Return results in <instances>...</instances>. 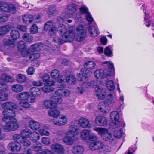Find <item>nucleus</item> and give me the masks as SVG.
<instances>
[{
    "mask_svg": "<svg viewBox=\"0 0 154 154\" xmlns=\"http://www.w3.org/2000/svg\"><path fill=\"white\" fill-rule=\"evenodd\" d=\"M103 63L105 64V66L107 68H104L103 70H96L94 74L96 78L103 79L106 82L108 79L109 77L114 75L115 70L113 64L111 63L110 62H104Z\"/></svg>",
    "mask_w": 154,
    "mask_h": 154,
    "instance_id": "1",
    "label": "nucleus"
},
{
    "mask_svg": "<svg viewBox=\"0 0 154 154\" xmlns=\"http://www.w3.org/2000/svg\"><path fill=\"white\" fill-rule=\"evenodd\" d=\"M66 27L64 25L60 24L58 27L57 31L60 34H62L63 33V34L61 37L59 38H54L53 39L54 42H58L59 45H61L64 42H70L72 40L74 37L73 30H70L66 31Z\"/></svg>",
    "mask_w": 154,
    "mask_h": 154,
    "instance_id": "2",
    "label": "nucleus"
},
{
    "mask_svg": "<svg viewBox=\"0 0 154 154\" xmlns=\"http://www.w3.org/2000/svg\"><path fill=\"white\" fill-rule=\"evenodd\" d=\"M15 116L13 113L11 116L4 117L2 118V121L6 123L5 125L2 126V128L5 131L9 132L14 131L18 127Z\"/></svg>",
    "mask_w": 154,
    "mask_h": 154,
    "instance_id": "3",
    "label": "nucleus"
},
{
    "mask_svg": "<svg viewBox=\"0 0 154 154\" xmlns=\"http://www.w3.org/2000/svg\"><path fill=\"white\" fill-rule=\"evenodd\" d=\"M48 114L50 116L55 118L53 120V123L55 125H62L67 122V118L66 116L61 115L58 117L60 112L57 109H50L48 110Z\"/></svg>",
    "mask_w": 154,
    "mask_h": 154,
    "instance_id": "4",
    "label": "nucleus"
},
{
    "mask_svg": "<svg viewBox=\"0 0 154 154\" xmlns=\"http://www.w3.org/2000/svg\"><path fill=\"white\" fill-rule=\"evenodd\" d=\"M16 104L11 102L4 103H2V107L4 109L2 111V115L4 117L11 116L14 113L15 115L16 113L14 110L17 108Z\"/></svg>",
    "mask_w": 154,
    "mask_h": 154,
    "instance_id": "5",
    "label": "nucleus"
},
{
    "mask_svg": "<svg viewBox=\"0 0 154 154\" xmlns=\"http://www.w3.org/2000/svg\"><path fill=\"white\" fill-rule=\"evenodd\" d=\"M76 33L74 35V37L70 42L74 38L78 42H81L84 40L86 36V30L84 26L81 24L78 25L76 27Z\"/></svg>",
    "mask_w": 154,
    "mask_h": 154,
    "instance_id": "6",
    "label": "nucleus"
},
{
    "mask_svg": "<svg viewBox=\"0 0 154 154\" xmlns=\"http://www.w3.org/2000/svg\"><path fill=\"white\" fill-rule=\"evenodd\" d=\"M94 130L100 134L101 138L103 140L108 141L111 139L112 141L114 140L112 138V134L107 129L102 128H95Z\"/></svg>",
    "mask_w": 154,
    "mask_h": 154,
    "instance_id": "7",
    "label": "nucleus"
},
{
    "mask_svg": "<svg viewBox=\"0 0 154 154\" xmlns=\"http://www.w3.org/2000/svg\"><path fill=\"white\" fill-rule=\"evenodd\" d=\"M0 9L5 12L14 14L16 12V8L13 4H9L5 2L2 1L0 3Z\"/></svg>",
    "mask_w": 154,
    "mask_h": 154,
    "instance_id": "8",
    "label": "nucleus"
},
{
    "mask_svg": "<svg viewBox=\"0 0 154 154\" xmlns=\"http://www.w3.org/2000/svg\"><path fill=\"white\" fill-rule=\"evenodd\" d=\"M77 9V5L74 4L69 5L66 10V14L69 17H72L75 14Z\"/></svg>",
    "mask_w": 154,
    "mask_h": 154,
    "instance_id": "9",
    "label": "nucleus"
},
{
    "mask_svg": "<svg viewBox=\"0 0 154 154\" xmlns=\"http://www.w3.org/2000/svg\"><path fill=\"white\" fill-rule=\"evenodd\" d=\"M106 90L102 88L100 86H97L95 88V94L100 100H103L106 95Z\"/></svg>",
    "mask_w": 154,
    "mask_h": 154,
    "instance_id": "10",
    "label": "nucleus"
},
{
    "mask_svg": "<svg viewBox=\"0 0 154 154\" xmlns=\"http://www.w3.org/2000/svg\"><path fill=\"white\" fill-rule=\"evenodd\" d=\"M8 149L14 152H17L21 150V146L19 143H16L13 142H10L8 145Z\"/></svg>",
    "mask_w": 154,
    "mask_h": 154,
    "instance_id": "11",
    "label": "nucleus"
},
{
    "mask_svg": "<svg viewBox=\"0 0 154 154\" xmlns=\"http://www.w3.org/2000/svg\"><path fill=\"white\" fill-rule=\"evenodd\" d=\"M70 129L68 130L65 133L66 136H71L75 138L76 135L77 134V131L78 130L77 126L75 125H71Z\"/></svg>",
    "mask_w": 154,
    "mask_h": 154,
    "instance_id": "12",
    "label": "nucleus"
},
{
    "mask_svg": "<svg viewBox=\"0 0 154 154\" xmlns=\"http://www.w3.org/2000/svg\"><path fill=\"white\" fill-rule=\"evenodd\" d=\"M51 149L52 151L58 154H63L64 153V150L63 146L57 143L52 145L51 146Z\"/></svg>",
    "mask_w": 154,
    "mask_h": 154,
    "instance_id": "13",
    "label": "nucleus"
},
{
    "mask_svg": "<svg viewBox=\"0 0 154 154\" xmlns=\"http://www.w3.org/2000/svg\"><path fill=\"white\" fill-rule=\"evenodd\" d=\"M98 108L100 112L105 113L108 112L110 110L109 106L105 102L100 103L98 105Z\"/></svg>",
    "mask_w": 154,
    "mask_h": 154,
    "instance_id": "14",
    "label": "nucleus"
},
{
    "mask_svg": "<svg viewBox=\"0 0 154 154\" xmlns=\"http://www.w3.org/2000/svg\"><path fill=\"white\" fill-rule=\"evenodd\" d=\"M95 123L100 126H103L107 123V120L104 116H97L95 120Z\"/></svg>",
    "mask_w": 154,
    "mask_h": 154,
    "instance_id": "15",
    "label": "nucleus"
},
{
    "mask_svg": "<svg viewBox=\"0 0 154 154\" xmlns=\"http://www.w3.org/2000/svg\"><path fill=\"white\" fill-rule=\"evenodd\" d=\"M88 30L91 37H96L99 33L98 29L94 26H89L88 28Z\"/></svg>",
    "mask_w": 154,
    "mask_h": 154,
    "instance_id": "16",
    "label": "nucleus"
},
{
    "mask_svg": "<svg viewBox=\"0 0 154 154\" xmlns=\"http://www.w3.org/2000/svg\"><path fill=\"white\" fill-rule=\"evenodd\" d=\"M91 86L89 82H85L83 83L80 86L78 87L77 89V92L82 94L85 92L87 88Z\"/></svg>",
    "mask_w": 154,
    "mask_h": 154,
    "instance_id": "17",
    "label": "nucleus"
},
{
    "mask_svg": "<svg viewBox=\"0 0 154 154\" xmlns=\"http://www.w3.org/2000/svg\"><path fill=\"white\" fill-rule=\"evenodd\" d=\"M146 11H144V13L145 14V17L144 18V23L146 26L148 27H149L151 26H153V21L152 20H149V13H146Z\"/></svg>",
    "mask_w": 154,
    "mask_h": 154,
    "instance_id": "18",
    "label": "nucleus"
},
{
    "mask_svg": "<svg viewBox=\"0 0 154 154\" xmlns=\"http://www.w3.org/2000/svg\"><path fill=\"white\" fill-rule=\"evenodd\" d=\"M79 125L82 128H86L89 127V121L86 118H82L79 120Z\"/></svg>",
    "mask_w": 154,
    "mask_h": 154,
    "instance_id": "19",
    "label": "nucleus"
},
{
    "mask_svg": "<svg viewBox=\"0 0 154 154\" xmlns=\"http://www.w3.org/2000/svg\"><path fill=\"white\" fill-rule=\"evenodd\" d=\"M84 151V147L81 145H76L73 147L72 152L75 154H81Z\"/></svg>",
    "mask_w": 154,
    "mask_h": 154,
    "instance_id": "20",
    "label": "nucleus"
},
{
    "mask_svg": "<svg viewBox=\"0 0 154 154\" xmlns=\"http://www.w3.org/2000/svg\"><path fill=\"white\" fill-rule=\"evenodd\" d=\"M29 96L30 94L29 92H24L17 94L16 95V97L22 101L28 99Z\"/></svg>",
    "mask_w": 154,
    "mask_h": 154,
    "instance_id": "21",
    "label": "nucleus"
},
{
    "mask_svg": "<svg viewBox=\"0 0 154 154\" xmlns=\"http://www.w3.org/2000/svg\"><path fill=\"white\" fill-rule=\"evenodd\" d=\"M98 149H103L105 152H109L110 151V147L107 145H104L103 143L101 141H97Z\"/></svg>",
    "mask_w": 154,
    "mask_h": 154,
    "instance_id": "22",
    "label": "nucleus"
},
{
    "mask_svg": "<svg viewBox=\"0 0 154 154\" xmlns=\"http://www.w3.org/2000/svg\"><path fill=\"white\" fill-rule=\"evenodd\" d=\"M75 139V138L71 137V136H66L63 137V140L66 144L71 145L73 143Z\"/></svg>",
    "mask_w": 154,
    "mask_h": 154,
    "instance_id": "23",
    "label": "nucleus"
},
{
    "mask_svg": "<svg viewBox=\"0 0 154 154\" xmlns=\"http://www.w3.org/2000/svg\"><path fill=\"white\" fill-rule=\"evenodd\" d=\"M29 125L30 128L32 130H37L40 128L39 123L34 120L30 121L29 122Z\"/></svg>",
    "mask_w": 154,
    "mask_h": 154,
    "instance_id": "24",
    "label": "nucleus"
},
{
    "mask_svg": "<svg viewBox=\"0 0 154 154\" xmlns=\"http://www.w3.org/2000/svg\"><path fill=\"white\" fill-rule=\"evenodd\" d=\"M23 139L29 137L32 134V131L29 129L26 128L22 131L20 133Z\"/></svg>",
    "mask_w": 154,
    "mask_h": 154,
    "instance_id": "25",
    "label": "nucleus"
},
{
    "mask_svg": "<svg viewBox=\"0 0 154 154\" xmlns=\"http://www.w3.org/2000/svg\"><path fill=\"white\" fill-rule=\"evenodd\" d=\"M115 97L111 94H109L107 97L106 100L104 102L107 105H113L115 103Z\"/></svg>",
    "mask_w": 154,
    "mask_h": 154,
    "instance_id": "26",
    "label": "nucleus"
},
{
    "mask_svg": "<svg viewBox=\"0 0 154 154\" xmlns=\"http://www.w3.org/2000/svg\"><path fill=\"white\" fill-rule=\"evenodd\" d=\"M90 133L89 131L83 130L80 133V137L82 140H88L90 137Z\"/></svg>",
    "mask_w": 154,
    "mask_h": 154,
    "instance_id": "27",
    "label": "nucleus"
},
{
    "mask_svg": "<svg viewBox=\"0 0 154 154\" xmlns=\"http://www.w3.org/2000/svg\"><path fill=\"white\" fill-rule=\"evenodd\" d=\"M0 80L2 81H5L9 82H12L14 81V78L10 75L6 74H3L1 78H0Z\"/></svg>",
    "mask_w": 154,
    "mask_h": 154,
    "instance_id": "28",
    "label": "nucleus"
},
{
    "mask_svg": "<svg viewBox=\"0 0 154 154\" xmlns=\"http://www.w3.org/2000/svg\"><path fill=\"white\" fill-rule=\"evenodd\" d=\"M30 92L31 94L34 97L38 96L41 94L40 90L37 87H32L30 89Z\"/></svg>",
    "mask_w": 154,
    "mask_h": 154,
    "instance_id": "29",
    "label": "nucleus"
},
{
    "mask_svg": "<svg viewBox=\"0 0 154 154\" xmlns=\"http://www.w3.org/2000/svg\"><path fill=\"white\" fill-rule=\"evenodd\" d=\"M20 34L19 31L16 30H12L10 33V36L12 40H16L20 37Z\"/></svg>",
    "mask_w": 154,
    "mask_h": 154,
    "instance_id": "30",
    "label": "nucleus"
},
{
    "mask_svg": "<svg viewBox=\"0 0 154 154\" xmlns=\"http://www.w3.org/2000/svg\"><path fill=\"white\" fill-rule=\"evenodd\" d=\"M33 19V16L30 14H25L22 17V20L23 22L26 23L31 22Z\"/></svg>",
    "mask_w": 154,
    "mask_h": 154,
    "instance_id": "31",
    "label": "nucleus"
},
{
    "mask_svg": "<svg viewBox=\"0 0 154 154\" xmlns=\"http://www.w3.org/2000/svg\"><path fill=\"white\" fill-rule=\"evenodd\" d=\"M11 89L13 91L18 93L23 90V87L22 85L19 84H15L12 85Z\"/></svg>",
    "mask_w": 154,
    "mask_h": 154,
    "instance_id": "32",
    "label": "nucleus"
},
{
    "mask_svg": "<svg viewBox=\"0 0 154 154\" xmlns=\"http://www.w3.org/2000/svg\"><path fill=\"white\" fill-rule=\"evenodd\" d=\"M11 26L7 25L0 28V35H2L5 34L11 29Z\"/></svg>",
    "mask_w": 154,
    "mask_h": 154,
    "instance_id": "33",
    "label": "nucleus"
},
{
    "mask_svg": "<svg viewBox=\"0 0 154 154\" xmlns=\"http://www.w3.org/2000/svg\"><path fill=\"white\" fill-rule=\"evenodd\" d=\"M55 25L51 20L47 21L45 24L44 26V29L45 31H48V30L54 26Z\"/></svg>",
    "mask_w": 154,
    "mask_h": 154,
    "instance_id": "34",
    "label": "nucleus"
},
{
    "mask_svg": "<svg viewBox=\"0 0 154 154\" xmlns=\"http://www.w3.org/2000/svg\"><path fill=\"white\" fill-rule=\"evenodd\" d=\"M26 79V78L24 75L19 74L16 76V80L17 82L22 83L24 82Z\"/></svg>",
    "mask_w": 154,
    "mask_h": 154,
    "instance_id": "35",
    "label": "nucleus"
},
{
    "mask_svg": "<svg viewBox=\"0 0 154 154\" xmlns=\"http://www.w3.org/2000/svg\"><path fill=\"white\" fill-rule=\"evenodd\" d=\"M42 44L38 43L32 45L31 49L33 51H39L42 48Z\"/></svg>",
    "mask_w": 154,
    "mask_h": 154,
    "instance_id": "36",
    "label": "nucleus"
},
{
    "mask_svg": "<svg viewBox=\"0 0 154 154\" xmlns=\"http://www.w3.org/2000/svg\"><path fill=\"white\" fill-rule=\"evenodd\" d=\"M66 82L71 85H74L76 83V79L72 75H69L66 78Z\"/></svg>",
    "mask_w": 154,
    "mask_h": 154,
    "instance_id": "37",
    "label": "nucleus"
},
{
    "mask_svg": "<svg viewBox=\"0 0 154 154\" xmlns=\"http://www.w3.org/2000/svg\"><path fill=\"white\" fill-rule=\"evenodd\" d=\"M96 65L94 62L92 61H88L85 62L84 66L85 68L91 69H93Z\"/></svg>",
    "mask_w": 154,
    "mask_h": 154,
    "instance_id": "38",
    "label": "nucleus"
},
{
    "mask_svg": "<svg viewBox=\"0 0 154 154\" xmlns=\"http://www.w3.org/2000/svg\"><path fill=\"white\" fill-rule=\"evenodd\" d=\"M43 105L46 108H52L54 107L53 102L50 98V100H44L43 102Z\"/></svg>",
    "mask_w": 154,
    "mask_h": 154,
    "instance_id": "39",
    "label": "nucleus"
},
{
    "mask_svg": "<svg viewBox=\"0 0 154 154\" xmlns=\"http://www.w3.org/2000/svg\"><path fill=\"white\" fill-rule=\"evenodd\" d=\"M87 69H83L81 70V72L83 77L87 78L90 76L91 74V72Z\"/></svg>",
    "mask_w": 154,
    "mask_h": 154,
    "instance_id": "40",
    "label": "nucleus"
},
{
    "mask_svg": "<svg viewBox=\"0 0 154 154\" xmlns=\"http://www.w3.org/2000/svg\"><path fill=\"white\" fill-rule=\"evenodd\" d=\"M51 100L53 102V104H60L62 101L61 98L58 96H54L52 97H51Z\"/></svg>",
    "mask_w": 154,
    "mask_h": 154,
    "instance_id": "41",
    "label": "nucleus"
},
{
    "mask_svg": "<svg viewBox=\"0 0 154 154\" xmlns=\"http://www.w3.org/2000/svg\"><path fill=\"white\" fill-rule=\"evenodd\" d=\"M111 119L115 121L119 120V113L116 111H113L111 112L110 114Z\"/></svg>",
    "mask_w": 154,
    "mask_h": 154,
    "instance_id": "42",
    "label": "nucleus"
},
{
    "mask_svg": "<svg viewBox=\"0 0 154 154\" xmlns=\"http://www.w3.org/2000/svg\"><path fill=\"white\" fill-rule=\"evenodd\" d=\"M12 138L14 141L19 143H21L23 139L20 134L14 135L13 136Z\"/></svg>",
    "mask_w": 154,
    "mask_h": 154,
    "instance_id": "43",
    "label": "nucleus"
},
{
    "mask_svg": "<svg viewBox=\"0 0 154 154\" xmlns=\"http://www.w3.org/2000/svg\"><path fill=\"white\" fill-rule=\"evenodd\" d=\"M0 92H2V94L3 93L6 94L5 91L8 90V85L0 80Z\"/></svg>",
    "mask_w": 154,
    "mask_h": 154,
    "instance_id": "44",
    "label": "nucleus"
},
{
    "mask_svg": "<svg viewBox=\"0 0 154 154\" xmlns=\"http://www.w3.org/2000/svg\"><path fill=\"white\" fill-rule=\"evenodd\" d=\"M26 46V43L22 41L19 42L17 44L18 49L20 51H22L24 49H25Z\"/></svg>",
    "mask_w": 154,
    "mask_h": 154,
    "instance_id": "45",
    "label": "nucleus"
},
{
    "mask_svg": "<svg viewBox=\"0 0 154 154\" xmlns=\"http://www.w3.org/2000/svg\"><path fill=\"white\" fill-rule=\"evenodd\" d=\"M48 14L49 15H52L57 11V8L55 5H52L50 6L48 8Z\"/></svg>",
    "mask_w": 154,
    "mask_h": 154,
    "instance_id": "46",
    "label": "nucleus"
},
{
    "mask_svg": "<svg viewBox=\"0 0 154 154\" xmlns=\"http://www.w3.org/2000/svg\"><path fill=\"white\" fill-rule=\"evenodd\" d=\"M23 38L26 42H30L33 40V38L30 34L26 33L24 34Z\"/></svg>",
    "mask_w": 154,
    "mask_h": 154,
    "instance_id": "47",
    "label": "nucleus"
},
{
    "mask_svg": "<svg viewBox=\"0 0 154 154\" xmlns=\"http://www.w3.org/2000/svg\"><path fill=\"white\" fill-rule=\"evenodd\" d=\"M111 46H109L105 48L104 53L106 56L109 57H112L113 56L112 51L111 50Z\"/></svg>",
    "mask_w": 154,
    "mask_h": 154,
    "instance_id": "48",
    "label": "nucleus"
},
{
    "mask_svg": "<svg viewBox=\"0 0 154 154\" xmlns=\"http://www.w3.org/2000/svg\"><path fill=\"white\" fill-rule=\"evenodd\" d=\"M32 148L36 152L39 151L42 149V145L40 143H37L36 144L32 146Z\"/></svg>",
    "mask_w": 154,
    "mask_h": 154,
    "instance_id": "49",
    "label": "nucleus"
},
{
    "mask_svg": "<svg viewBox=\"0 0 154 154\" xmlns=\"http://www.w3.org/2000/svg\"><path fill=\"white\" fill-rule=\"evenodd\" d=\"M106 85L107 88L110 91H113L115 89L114 83L112 80L108 81L107 82Z\"/></svg>",
    "mask_w": 154,
    "mask_h": 154,
    "instance_id": "50",
    "label": "nucleus"
},
{
    "mask_svg": "<svg viewBox=\"0 0 154 154\" xmlns=\"http://www.w3.org/2000/svg\"><path fill=\"white\" fill-rule=\"evenodd\" d=\"M48 34L50 36H54L57 32V28L55 26L51 28L48 30Z\"/></svg>",
    "mask_w": 154,
    "mask_h": 154,
    "instance_id": "51",
    "label": "nucleus"
},
{
    "mask_svg": "<svg viewBox=\"0 0 154 154\" xmlns=\"http://www.w3.org/2000/svg\"><path fill=\"white\" fill-rule=\"evenodd\" d=\"M114 135L115 137L119 138L122 137L123 134L122 129L120 128L119 130H115L114 131Z\"/></svg>",
    "mask_w": 154,
    "mask_h": 154,
    "instance_id": "52",
    "label": "nucleus"
},
{
    "mask_svg": "<svg viewBox=\"0 0 154 154\" xmlns=\"http://www.w3.org/2000/svg\"><path fill=\"white\" fill-rule=\"evenodd\" d=\"M97 141L93 142L90 143L89 148V149L91 150H94L98 149V147L97 144Z\"/></svg>",
    "mask_w": 154,
    "mask_h": 154,
    "instance_id": "53",
    "label": "nucleus"
},
{
    "mask_svg": "<svg viewBox=\"0 0 154 154\" xmlns=\"http://www.w3.org/2000/svg\"><path fill=\"white\" fill-rule=\"evenodd\" d=\"M31 135V136H30V139L34 142L38 141L40 138V136L37 133L35 132L32 133Z\"/></svg>",
    "mask_w": 154,
    "mask_h": 154,
    "instance_id": "54",
    "label": "nucleus"
},
{
    "mask_svg": "<svg viewBox=\"0 0 154 154\" xmlns=\"http://www.w3.org/2000/svg\"><path fill=\"white\" fill-rule=\"evenodd\" d=\"M8 16L7 14H0V23L6 22L8 20Z\"/></svg>",
    "mask_w": 154,
    "mask_h": 154,
    "instance_id": "55",
    "label": "nucleus"
},
{
    "mask_svg": "<svg viewBox=\"0 0 154 154\" xmlns=\"http://www.w3.org/2000/svg\"><path fill=\"white\" fill-rule=\"evenodd\" d=\"M60 73L58 70L54 69L52 70L51 72V77L54 79L58 77L60 75Z\"/></svg>",
    "mask_w": 154,
    "mask_h": 154,
    "instance_id": "56",
    "label": "nucleus"
},
{
    "mask_svg": "<svg viewBox=\"0 0 154 154\" xmlns=\"http://www.w3.org/2000/svg\"><path fill=\"white\" fill-rule=\"evenodd\" d=\"M40 57V54L38 53H34L30 55L29 57V59L32 61Z\"/></svg>",
    "mask_w": 154,
    "mask_h": 154,
    "instance_id": "57",
    "label": "nucleus"
},
{
    "mask_svg": "<svg viewBox=\"0 0 154 154\" xmlns=\"http://www.w3.org/2000/svg\"><path fill=\"white\" fill-rule=\"evenodd\" d=\"M19 104L21 106L25 108H29L30 106L29 103L25 100L20 101L19 102Z\"/></svg>",
    "mask_w": 154,
    "mask_h": 154,
    "instance_id": "58",
    "label": "nucleus"
},
{
    "mask_svg": "<svg viewBox=\"0 0 154 154\" xmlns=\"http://www.w3.org/2000/svg\"><path fill=\"white\" fill-rule=\"evenodd\" d=\"M14 41L12 39L6 38L4 39L3 43L4 45L6 46H9L12 45L14 43Z\"/></svg>",
    "mask_w": 154,
    "mask_h": 154,
    "instance_id": "59",
    "label": "nucleus"
},
{
    "mask_svg": "<svg viewBox=\"0 0 154 154\" xmlns=\"http://www.w3.org/2000/svg\"><path fill=\"white\" fill-rule=\"evenodd\" d=\"M38 27L35 24L32 25L30 29V32L33 34H36L38 31Z\"/></svg>",
    "mask_w": 154,
    "mask_h": 154,
    "instance_id": "60",
    "label": "nucleus"
},
{
    "mask_svg": "<svg viewBox=\"0 0 154 154\" xmlns=\"http://www.w3.org/2000/svg\"><path fill=\"white\" fill-rule=\"evenodd\" d=\"M121 124V122L118 120L115 121V122H112L111 123V125L112 128H116L120 127Z\"/></svg>",
    "mask_w": 154,
    "mask_h": 154,
    "instance_id": "61",
    "label": "nucleus"
},
{
    "mask_svg": "<svg viewBox=\"0 0 154 154\" xmlns=\"http://www.w3.org/2000/svg\"><path fill=\"white\" fill-rule=\"evenodd\" d=\"M42 143L46 145H49L51 143V141L49 138L48 137H44L41 140Z\"/></svg>",
    "mask_w": 154,
    "mask_h": 154,
    "instance_id": "62",
    "label": "nucleus"
},
{
    "mask_svg": "<svg viewBox=\"0 0 154 154\" xmlns=\"http://www.w3.org/2000/svg\"><path fill=\"white\" fill-rule=\"evenodd\" d=\"M87 21L89 23H91L94 21V19L89 12H88L85 15Z\"/></svg>",
    "mask_w": 154,
    "mask_h": 154,
    "instance_id": "63",
    "label": "nucleus"
},
{
    "mask_svg": "<svg viewBox=\"0 0 154 154\" xmlns=\"http://www.w3.org/2000/svg\"><path fill=\"white\" fill-rule=\"evenodd\" d=\"M38 132L41 135H46L48 136L50 135L49 132L47 131H45L43 129H40L39 131Z\"/></svg>",
    "mask_w": 154,
    "mask_h": 154,
    "instance_id": "64",
    "label": "nucleus"
}]
</instances>
